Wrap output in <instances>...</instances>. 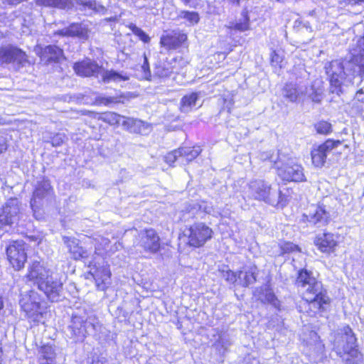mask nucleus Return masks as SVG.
Instances as JSON below:
<instances>
[{
  "mask_svg": "<svg viewBox=\"0 0 364 364\" xmlns=\"http://www.w3.org/2000/svg\"><path fill=\"white\" fill-rule=\"evenodd\" d=\"M358 53L350 60H335L325 64L324 69L329 77L331 92L339 95L342 86L354 83L356 75L364 76V36L358 41Z\"/></svg>",
  "mask_w": 364,
  "mask_h": 364,
  "instance_id": "f257e3e1",
  "label": "nucleus"
},
{
  "mask_svg": "<svg viewBox=\"0 0 364 364\" xmlns=\"http://www.w3.org/2000/svg\"><path fill=\"white\" fill-rule=\"evenodd\" d=\"M296 284L303 290V299L298 305L299 311L315 316L326 311L330 299L322 283L314 277L311 272L301 269Z\"/></svg>",
  "mask_w": 364,
  "mask_h": 364,
  "instance_id": "f03ea898",
  "label": "nucleus"
},
{
  "mask_svg": "<svg viewBox=\"0 0 364 364\" xmlns=\"http://www.w3.org/2000/svg\"><path fill=\"white\" fill-rule=\"evenodd\" d=\"M29 282L37 285L47 298L54 302L63 297V282L56 277L50 274V272L40 262H33L27 274Z\"/></svg>",
  "mask_w": 364,
  "mask_h": 364,
  "instance_id": "7ed1b4c3",
  "label": "nucleus"
},
{
  "mask_svg": "<svg viewBox=\"0 0 364 364\" xmlns=\"http://www.w3.org/2000/svg\"><path fill=\"white\" fill-rule=\"evenodd\" d=\"M73 69L77 75L82 77L94 76L98 77L100 75L102 81L105 83L110 82H119L129 80V76L127 74L118 73L113 70H105L102 66L90 60L75 63Z\"/></svg>",
  "mask_w": 364,
  "mask_h": 364,
  "instance_id": "20e7f679",
  "label": "nucleus"
},
{
  "mask_svg": "<svg viewBox=\"0 0 364 364\" xmlns=\"http://www.w3.org/2000/svg\"><path fill=\"white\" fill-rule=\"evenodd\" d=\"M248 193L255 200H263L273 206L282 208L286 205L287 198L279 190L272 189L263 180H254L248 184Z\"/></svg>",
  "mask_w": 364,
  "mask_h": 364,
  "instance_id": "39448f33",
  "label": "nucleus"
},
{
  "mask_svg": "<svg viewBox=\"0 0 364 364\" xmlns=\"http://www.w3.org/2000/svg\"><path fill=\"white\" fill-rule=\"evenodd\" d=\"M97 324L95 318L85 320L82 316H73L68 328V336L75 342H82L91 329H96Z\"/></svg>",
  "mask_w": 364,
  "mask_h": 364,
  "instance_id": "423d86ee",
  "label": "nucleus"
},
{
  "mask_svg": "<svg viewBox=\"0 0 364 364\" xmlns=\"http://www.w3.org/2000/svg\"><path fill=\"white\" fill-rule=\"evenodd\" d=\"M343 334L341 336L342 343L345 342V344L340 343L339 341H337L338 347L341 346L343 355V360L346 364H355V358L358 357L359 353L356 348V338L355 337L352 329L349 326L343 328Z\"/></svg>",
  "mask_w": 364,
  "mask_h": 364,
  "instance_id": "0eeeda50",
  "label": "nucleus"
},
{
  "mask_svg": "<svg viewBox=\"0 0 364 364\" xmlns=\"http://www.w3.org/2000/svg\"><path fill=\"white\" fill-rule=\"evenodd\" d=\"M185 235H188L190 246L199 247L212 237L213 230L204 223H200L191 225Z\"/></svg>",
  "mask_w": 364,
  "mask_h": 364,
  "instance_id": "6e6552de",
  "label": "nucleus"
},
{
  "mask_svg": "<svg viewBox=\"0 0 364 364\" xmlns=\"http://www.w3.org/2000/svg\"><path fill=\"white\" fill-rule=\"evenodd\" d=\"M303 220L318 228L326 225L330 220V214L323 205H311L303 214Z\"/></svg>",
  "mask_w": 364,
  "mask_h": 364,
  "instance_id": "1a4fd4ad",
  "label": "nucleus"
},
{
  "mask_svg": "<svg viewBox=\"0 0 364 364\" xmlns=\"http://www.w3.org/2000/svg\"><path fill=\"white\" fill-rule=\"evenodd\" d=\"M8 259L13 267L19 270L24 267L27 259L26 244L23 241H14L6 248Z\"/></svg>",
  "mask_w": 364,
  "mask_h": 364,
  "instance_id": "9d476101",
  "label": "nucleus"
},
{
  "mask_svg": "<svg viewBox=\"0 0 364 364\" xmlns=\"http://www.w3.org/2000/svg\"><path fill=\"white\" fill-rule=\"evenodd\" d=\"M20 214V204L16 198H10L0 210V227L10 226L17 222Z\"/></svg>",
  "mask_w": 364,
  "mask_h": 364,
  "instance_id": "9b49d317",
  "label": "nucleus"
},
{
  "mask_svg": "<svg viewBox=\"0 0 364 364\" xmlns=\"http://www.w3.org/2000/svg\"><path fill=\"white\" fill-rule=\"evenodd\" d=\"M27 61V55L21 49L7 45L0 48V65L16 63L23 65Z\"/></svg>",
  "mask_w": 364,
  "mask_h": 364,
  "instance_id": "f8f14e48",
  "label": "nucleus"
},
{
  "mask_svg": "<svg viewBox=\"0 0 364 364\" xmlns=\"http://www.w3.org/2000/svg\"><path fill=\"white\" fill-rule=\"evenodd\" d=\"M341 144L339 140L328 139L323 144L311 151L312 163L316 167H322L327 157V155L338 145Z\"/></svg>",
  "mask_w": 364,
  "mask_h": 364,
  "instance_id": "ddd939ff",
  "label": "nucleus"
},
{
  "mask_svg": "<svg viewBox=\"0 0 364 364\" xmlns=\"http://www.w3.org/2000/svg\"><path fill=\"white\" fill-rule=\"evenodd\" d=\"M278 175L284 181L299 182L304 181V170L301 165L289 161L277 167Z\"/></svg>",
  "mask_w": 364,
  "mask_h": 364,
  "instance_id": "4468645a",
  "label": "nucleus"
},
{
  "mask_svg": "<svg viewBox=\"0 0 364 364\" xmlns=\"http://www.w3.org/2000/svg\"><path fill=\"white\" fill-rule=\"evenodd\" d=\"M53 194L50 182L48 180L39 181L31 200V206L35 212L41 205V200H48Z\"/></svg>",
  "mask_w": 364,
  "mask_h": 364,
  "instance_id": "2eb2a0df",
  "label": "nucleus"
},
{
  "mask_svg": "<svg viewBox=\"0 0 364 364\" xmlns=\"http://www.w3.org/2000/svg\"><path fill=\"white\" fill-rule=\"evenodd\" d=\"M94 271L92 268L90 269V273L95 280V284L98 290L105 291L111 284L110 277L111 272L107 264H103L102 267H97L94 265Z\"/></svg>",
  "mask_w": 364,
  "mask_h": 364,
  "instance_id": "dca6fc26",
  "label": "nucleus"
},
{
  "mask_svg": "<svg viewBox=\"0 0 364 364\" xmlns=\"http://www.w3.org/2000/svg\"><path fill=\"white\" fill-rule=\"evenodd\" d=\"M35 52L38 54L42 62L45 63H56L63 57V50L55 46H48L45 48L36 46Z\"/></svg>",
  "mask_w": 364,
  "mask_h": 364,
  "instance_id": "f3484780",
  "label": "nucleus"
},
{
  "mask_svg": "<svg viewBox=\"0 0 364 364\" xmlns=\"http://www.w3.org/2000/svg\"><path fill=\"white\" fill-rule=\"evenodd\" d=\"M308 87L305 85L287 83L282 90V96L291 102H296L299 99L306 95Z\"/></svg>",
  "mask_w": 364,
  "mask_h": 364,
  "instance_id": "a211bd4d",
  "label": "nucleus"
},
{
  "mask_svg": "<svg viewBox=\"0 0 364 364\" xmlns=\"http://www.w3.org/2000/svg\"><path fill=\"white\" fill-rule=\"evenodd\" d=\"M187 40V36L179 31H172L163 35L161 38V46L167 49H176Z\"/></svg>",
  "mask_w": 364,
  "mask_h": 364,
  "instance_id": "6ab92c4d",
  "label": "nucleus"
},
{
  "mask_svg": "<svg viewBox=\"0 0 364 364\" xmlns=\"http://www.w3.org/2000/svg\"><path fill=\"white\" fill-rule=\"evenodd\" d=\"M315 245L323 252H331L337 245V241L332 233L325 232L318 235L314 241Z\"/></svg>",
  "mask_w": 364,
  "mask_h": 364,
  "instance_id": "aec40b11",
  "label": "nucleus"
},
{
  "mask_svg": "<svg viewBox=\"0 0 364 364\" xmlns=\"http://www.w3.org/2000/svg\"><path fill=\"white\" fill-rule=\"evenodd\" d=\"M122 126L129 132L145 134L149 130V127L144 122L129 117H124L122 122Z\"/></svg>",
  "mask_w": 364,
  "mask_h": 364,
  "instance_id": "412c9836",
  "label": "nucleus"
},
{
  "mask_svg": "<svg viewBox=\"0 0 364 364\" xmlns=\"http://www.w3.org/2000/svg\"><path fill=\"white\" fill-rule=\"evenodd\" d=\"M257 267H244L237 272V280L242 287H248L256 282Z\"/></svg>",
  "mask_w": 364,
  "mask_h": 364,
  "instance_id": "4be33fe9",
  "label": "nucleus"
},
{
  "mask_svg": "<svg viewBox=\"0 0 364 364\" xmlns=\"http://www.w3.org/2000/svg\"><path fill=\"white\" fill-rule=\"evenodd\" d=\"M76 3L82 11H90L95 13L105 14L107 9L102 4L94 0H76Z\"/></svg>",
  "mask_w": 364,
  "mask_h": 364,
  "instance_id": "5701e85b",
  "label": "nucleus"
},
{
  "mask_svg": "<svg viewBox=\"0 0 364 364\" xmlns=\"http://www.w3.org/2000/svg\"><path fill=\"white\" fill-rule=\"evenodd\" d=\"M64 242L67 244L75 259H80L87 257V252L82 247L78 246L77 241L75 239L64 237Z\"/></svg>",
  "mask_w": 364,
  "mask_h": 364,
  "instance_id": "b1692460",
  "label": "nucleus"
},
{
  "mask_svg": "<svg viewBox=\"0 0 364 364\" xmlns=\"http://www.w3.org/2000/svg\"><path fill=\"white\" fill-rule=\"evenodd\" d=\"M198 100V95L196 92H191L183 96L181 100L179 109L182 112L188 113L196 107Z\"/></svg>",
  "mask_w": 364,
  "mask_h": 364,
  "instance_id": "393cba45",
  "label": "nucleus"
},
{
  "mask_svg": "<svg viewBox=\"0 0 364 364\" xmlns=\"http://www.w3.org/2000/svg\"><path fill=\"white\" fill-rule=\"evenodd\" d=\"M36 4L41 6L65 9L70 7L71 0H36Z\"/></svg>",
  "mask_w": 364,
  "mask_h": 364,
  "instance_id": "a878e982",
  "label": "nucleus"
},
{
  "mask_svg": "<svg viewBox=\"0 0 364 364\" xmlns=\"http://www.w3.org/2000/svg\"><path fill=\"white\" fill-rule=\"evenodd\" d=\"M146 235L147 240L146 247L151 252H157L159 250V237L155 234L153 230H146Z\"/></svg>",
  "mask_w": 364,
  "mask_h": 364,
  "instance_id": "bb28decb",
  "label": "nucleus"
},
{
  "mask_svg": "<svg viewBox=\"0 0 364 364\" xmlns=\"http://www.w3.org/2000/svg\"><path fill=\"white\" fill-rule=\"evenodd\" d=\"M200 146L183 147L178 149L179 155L183 156L186 161H191L196 159L201 152Z\"/></svg>",
  "mask_w": 364,
  "mask_h": 364,
  "instance_id": "cd10ccee",
  "label": "nucleus"
},
{
  "mask_svg": "<svg viewBox=\"0 0 364 364\" xmlns=\"http://www.w3.org/2000/svg\"><path fill=\"white\" fill-rule=\"evenodd\" d=\"M250 19L246 12L242 13V19L239 22H230L228 26L230 29H234L239 31H245L250 29Z\"/></svg>",
  "mask_w": 364,
  "mask_h": 364,
  "instance_id": "c85d7f7f",
  "label": "nucleus"
},
{
  "mask_svg": "<svg viewBox=\"0 0 364 364\" xmlns=\"http://www.w3.org/2000/svg\"><path fill=\"white\" fill-rule=\"evenodd\" d=\"M122 119L124 120V117L111 112L102 113L98 117L99 120H102L110 125L119 124Z\"/></svg>",
  "mask_w": 364,
  "mask_h": 364,
  "instance_id": "c756f323",
  "label": "nucleus"
},
{
  "mask_svg": "<svg viewBox=\"0 0 364 364\" xmlns=\"http://www.w3.org/2000/svg\"><path fill=\"white\" fill-rule=\"evenodd\" d=\"M259 299L262 302L269 303L276 308L279 307V301L277 300L272 290L268 287H266L263 289L262 295L259 297Z\"/></svg>",
  "mask_w": 364,
  "mask_h": 364,
  "instance_id": "7c9ffc66",
  "label": "nucleus"
},
{
  "mask_svg": "<svg viewBox=\"0 0 364 364\" xmlns=\"http://www.w3.org/2000/svg\"><path fill=\"white\" fill-rule=\"evenodd\" d=\"M59 33L62 36L81 37L84 35V31L80 24L74 23L68 28L60 31Z\"/></svg>",
  "mask_w": 364,
  "mask_h": 364,
  "instance_id": "2f4dec72",
  "label": "nucleus"
},
{
  "mask_svg": "<svg viewBox=\"0 0 364 364\" xmlns=\"http://www.w3.org/2000/svg\"><path fill=\"white\" fill-rule=\"evenodd\" d=\"M178 108V106L175 102H170L168 106L167 107V110L164 114V118L168 121H176L178 118L177 114Z\"/></svg>",
  "mask_w": 364,
  "mask_h": 364,
  "instance_id": "473e14b6",
  "label": "nucleus"
},
{
  "mask_svg": "<svg viewBox=\"0 0 364 364\" xmlns=\"http://www.w3.org/2000/svg\"><path fill=\"white\" fill-rule=\"evenodd\" d=\"M178 16L181 18L186 19L191 25H194L198 23L200 20L199 15L196 11H181Z\"/></svg>",
  "mask_w": 364,
  "mask_h": 364,
  "instance_id": "72a5a7b5",
  "label": "nucleus"
},
{
  "mask_svg": "<svg viewBox=\"0 0 364 364\" xmlns=\"http://www.w3.org/2000/svg\"><path fill=\"white\" fill-rule=\"evenodd\" d=\"M33 309L31 311V313H28L26 314L27 318L34 323H38L41 321L43 315L41 311V305L40 303L37 304H34L32 306Z\"/></svg>",
  "mask_w": 364,
  "mask_h": 364,
  "instance_id": "f704fd0d",
  "label": "nucleus"
},
{
  "mask_svg": "<svg viewBox=\"0 0 364 364\" xmlns=\"http://www.w3.org/2000/svg\"><path fill=\"white\" fill-rule=\"evenodd\" d=\"M40 353L43 359L46 360L47 364H49L48 362L52 361L55 357V352L51 346H43Z\"/></svg>",
  "mask_w": 364,
  "mask_h": 364,
  "instance_id": "c9c22d12",
  "label": "nucleus"
},
{
  "mask_svg": "<svg viewBox=\"0 0 364 364\" xmlns=\"http://www.w3.org/2000/svg\"><path fill=\"white\" fill-rule=\"evenodd\" d=\"M128 27L132 31V32L139 37V38L144 43H148L150 40L149 36L142 31L140 28L137 27L134 23H130Z\"/></svg>",
  "mask_w": 364,
  "mask_h": 364,
  "instance_id": "e433bc0d",
  "label": "nucleus"
},
{
  "mask_svg": "<svg viewBox=\"0 0 364 364\" xmlns=\"http://www.w3.org/2000/svg\"><path fill=\"white\" fill-rule=\"evenodd\" d=\"M120 100L117 97H102L99 96L95 99V104L97 105H109L110 104H115L119 102Z\"/></svg>",
  "mask_w": 364,
  "mask_h": 364,
  "instance_id": "4c0bfd02",
  "label": "nucleus"
},
{
  "mask_svg": "<svg viewBox=\"0 0 364 364\" xmlns=\"http://www.w3.org/2000/svg\"><path fill=\"white\" fill-rule=\"evenodd\" d=\"M318 133L328 134L332 132L331 124L326 121H321L315 124Z\"/></svg>",
  "mask_w": 364,
  "mask_h": 364,
  "instance_id": "58836bf2",
  "label": "nucleus"
},
{
  "mask_svg": "<svg viewBox=\"0 0 364 364\" xmlns=\"http://www.w3.org/2000/svg\"><path fill=\"white\" fill-rule=\"evenodd\" d=\"M281 255L300 252V248L292 242H284L280 245Z\"/></svg>",
  "mask_w": 364,
  "mask_h": 364,
  "instance_id": "ea45409f",
  "label": "nucleus"
},
{
  "mask_svg": "<svg viewBox=\"0 0 364 364\" xmlns=\"http://www.w3.org/2000/svg\"><path fill=\"white\" fill-rule=\"evenodd\" d=\"M322 92L319 89L315 90L314 86H311L308 88V92L306 95L314 102L319 103L321 101Z\"/></svg>",
  "mask_w": 364,
  "mask_h": 364,
  "instance_id": "a19ab883",
  "label": "nucleus"
},
{
  "mask_svg": "<svg viewBox=\"0 0 364 364\" xmlns=\"http://www.w3.org/2000/svg\"><path fill=\"white\" fill-rule=\"evenodd\" d=\"M38 303V302L36 301H32L31 300V298H23L20 301L21 306L26 314L28 313H31V311L33 309L32 306L34 304H37Z\"/></svg>",
  "mask_w": 364,
  "mask_h": 364,
  "instance_id": "79ce46f5",
  "label": "nucleus"
},
{
  "mask_svg": "<svg viewBox=\"0 0 364 364\" xmlns=\"http://www.w3.org/2000/svg\"><path fill=\"white\" fill-rule=\"evenodd\" d=\"M222 277L228 282L234 284L237 281V273H235L230 269L223 270L222 272Z\"/></svg>",
  "mask_w": 364,
  "mask_h": 364,
  "instance_id": "37998d69",
  "label": "nucleus"
},
{
  "mask_svg": "<svg viewBox=\"0 0 364 364\" xmlns=\"http://www.w3.org/2000/svg\"><path fill=\"white\" fill-rule=\"evenodd\" d=\"M178 156H181L179 155L178 149L174 150V151L168 153L166 156H165L164 160L167 164H168L169 165H171L172 164H173L176 161V160L177 159V158Z\"/></svg>",
  "mask_w": 364,
  "mask_h": 364,
  "instance_id": "c03bdc74",
  "label": "nucleus"
},
{
  "mask_svg": "<svg viewBox=\"0 0 364 364\" xmlns=\"http://www.w3.org/2000/svg\"><path fill=\"white\" fill-rule=\"evenodd\" d=\"M65 136L62 134H57L51 139L53 146H59L63 144Z\"/></svg>",
  "mask_w": 364,
  "mask_h": 364,
  "instance_id": "a18cd8bd",
  "label": "nucleus"
},
{
  "mask_svg": "<svg viewBox=\"0 0 364 364\" xmlns=\"http://www.w3.org/2000/svg\"><path fill=\"white\" fill-rule=\"evenodd\" d=\"M105 358L98 355H92L91 358H88L87 362V364H105Z\"/></svg>",
  "mask_w": 364,
  "mask_h": 364,
  "instance_id": "49530a36",
  "label": "nucleus"
},
{
  "mask_svg": "<svg viewBox=\"0 0 364 364\" xmlns=\"http://www.w3.org/2000/svg\"><path fill=\"white\" fill-rule=\"evenodd\" d=\"M8 144L6 137L0 134V154L7 150Z\"/></svg>",
  "mask_w": 364,
  "mask_h": 364,
  "instance_id": "de8ad7c7",
  "label": "nucleus"
},
{
  "mask_svg": "<svg viewBox=\"0 0 364 364\" xmlns=\"http://www.w3.org/2000/svg\"><path fill=\"white\" fill-rule=\"evenodd\" d=\"M230 344L228 343V341H225V339L222 336L219 337V339L215 343V346H221L225 350L228 348V346Z\"/></svg>",
  "mask_w": 364,
  "mask_h": 364,
  "instance_id": "09e8293b",
  "label": "nucleus"
},
{
  "mask_svg": "<svg viewBox=\"0 0 364 364\" xmlns=\"http://www.w3.org/2000/svg\"><path fill=\"white\" fill-rule=\"evenodd\" d=\"M260 159L262 160H270L271 161H274L275 164L277 162L274 161L273 156L270 152H262L260 154Z\"/></svg>",
  "mask_w": 364,
  "mask_h": 364,
  "instance_id": "8fccbe9b",
  "label": "nucleus"
},
{
  "mask_svg": "<svg viewBox=\"0 0 364 364\" xmlns=\"http://www.w3.org/2000/svg\"><path fill=\"white\" fill-rule=\"evenodd\" d=\"M223 103L224 107H225L228 109V111H230L233 105V100L231 97L223 98Z\"/></svg>",
  "mask_w": 364,
  "mask_h": 364,
  "instance_id": "3c124183",
  "label": "nucleus"
},
{
  "mask_svg": "<svg viewBox=\"0 0 364 364\" xmlns=\"http://www.w3.org/2000/svg\"><path fill=\"white\" fill-rule=\"evenodd\" d=\"M281 61V58L279 55H277L275 52H273L272 55V63L274 65H277Z\"/></svg>",
  "mask_w": 364,
  "mask_h": 364,
  "instance_id": "603ef678",
  "label": "nucleus"
},
{
  "mask_svg": "<svg viewBox=\"0 0 364 364\" xmlns=\"http://www.w3.org/2000/svg\"><path fill=\"white\" fill-rule=\"evenodd\" d=\"M356 95L360 100H364V87L357 91Z\"/></svg>",
  "mask_w": 364,
  "mask_h": 364,
  "instance_id": "864d4df0",
  "label": "nucleus"
},
{
  "mask_svg": "<svg viewBox=\"0 0 364 364\" xmlns=\"http://www.w3.org/2000/svg\"><path fill=\"white\" fill-rule=\"evenodd\" d=\"M9 4L17 5L23 1V0H5Z\"/></svg>",
  "mask_w": 364,
  "mask_h": 364,
  "instance_id": "5fc2aeb1",
  "label": "nucleus"
},
{
  "mask_svg": "<svg viewBox=\"0 0 364 364\" xmlns=\"http://www.w3.org/2000/svg\"><path fill=\"white\" fill-rule=\"evenodd\" d=\"M348 1L351 4H355L359 2H364V0H348Z\"/></svg>",
  "mask_w": 364,
  "mask_h": 364,
  "instance_id": "6e6d98bb",
  "label": "nucleus"
},
{
  "mask_svg": "<svg viewBox=\"0 0 364 364\" xmlns=\"http://www.w3.org/2000/svg\"><path fill=\"white\" fill-rule=\"evenodd\" d=\"M166 70H167V72H166V73H165V74H163V73H162V72H161V78L164 75L167 76V75H168V73H171L172 72V70H169V69H168V68H167Z\"/></svg>",
  "mask_w": 364,
  "mask_h": 364,
  "instance_id": "4d7b16f0",
  "label": "nucleus"
},
{
  "mask_svg": "<svg viewBox=\"0 0 364 364\" xmlns=\"http://www.w3.org/2000/svg\"><path fill=\"white\" fill-rule=\"evenodd\" d=\"M4 308V301L1 296H0V311Z\"/></svg>",
  "mask_w": 364,
  "mask_h": 364,
  "instance_id": "13d9d810",
  "label": "nucleus"
},
{
  "mask_svg": "<svg viewBox=\"0 0 364 364\" xmlns=\"http://www.w3.org/2000/svg\"><path fill=\"white\" fill-rule=\"evenodd\" d=\"M185 4H188L191 1V0H182Z\"/></svg>",
  "mask_w": 364,
  "mask_h": 364,
  "instance_id": "bf43d9fd",
  "label": "nucleus"
},
{
  "mask_svg": "<svg viewBox=\"0 0 364 364\" xmlns=\"http://www.w3.org/2000/svg\"><path fill=\"white\" fill-rule=\"evenodd\" d=\"M103 241H104L105 245L109 243V240L107 239H105V240H103Z\"/></svg>",
  "mask_w": 364,
  "mask_h": 364,
  "instance_id": "052dcab7",
  "label": "nucleus"
},
{
  "mask_svg": "<svg viewBox=\"0 0 364 364\" xmlns=\"http://www.w3.org/2000/svg\"><path fill=\"white\" fill-rule=\"evenodd\" d=\"M233 2H236L237 4H239L240 0H232Z\"/></svg>",
  "mask_w": 364,
  "mask_h": 364,
  "instance_id": "680f3d73",
  "label": "nucleus"
},
{
  "mask_svg": "<svg viewBox=\"0 0 364 364\" xmlns=\"http://www.w3.org/2000/svg\"><path fill=\"white\" fill-rule=\"evenodd\" d=\"M162 14H163V16H164V14H165V10H164V9H163V11H162Z\"/></svg>",
  "mask_w": 364,
  "mask_h": 364,
  "instance_id": "e2e57ef3",
  "label": "nucleus"
}]
</instances>
